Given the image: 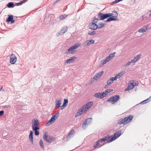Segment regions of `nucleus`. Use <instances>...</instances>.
Segmentation results:
<instances>
[{
  "label": "nucleus",
  "instance_id": "obj_1",
  "mask_svg": "<svg viewBox=\"0 0 151 151\" xmlns=\"http://www.w3.org/2000/svg\"><path fill=\"white\" fill-rule=\"evenodd\" d=\"M59 115V113L58 112L52 116L50 119L46 123V125L47 126H48L51 125L52 123L54 122L57 119Z\"/></svg>",
  "mask_w": 151,
  "mask_h": 151
},
{
  "label": "nucleus",
  "instance_id": "obj_2",
  "mask_svg": "<svg viewBox=\"0 0 151 151\" xmlns=\"http://www.w3.org/2000/svg\"><path fill=\"white\" fill-rule=\"evenodd\" d=\"M122 133L121 130H118V131L115 132L114 134V136L111 139L108 140L107 142V143H109L115 140L117 138L119 137L121 135Z\"/></svg>",
  "mask_w": 151,
  "mask_h": 151
},
{
  "label": "nucleus",
  "instance_id": "obj_3",
  "mask_svg": "<svg viewBox=\"0 0 151 151\" xmlns=\"http://www.w3.org/2000/svg\"><path fill=\"white\" fill-rule=\"evenodd\" d=\"M115 52L110 54L109 56L107 57L105 59L102 60L101 61L103 65L106 64L107 62L110 60L111 59H112L115 56Z\"/></svg>",
  "mask_w": 151,
  "mask_h": 151
},
{
  "label": "nucleus",
  "instance_id": "obj_4",
  "mask_svg": "<svg viewBox=\"0 0 151 151\" xmlns=\"http://www.w3.org/2000/svg\"><path fill=\"white\" fill-rule=\"evenodd\" d=\"M32 130L36 129H39L40 123L37 119L32 120Z\"/></svg>",
  "mask_w": 151,
  "mask_h": 151
},
{
  "label": "nucleus",
  "instance_id": "obj_5",
  "mask_svg": "<svg viewBox=\"0 0 151 151\" xmlns=\"http://www.w3.org/2000/svg\"><path fill=\"white\" fill-rule=\"evenodd\" d=\"M43 137L45 140L49 143H51L52 142L55 141V138L53 137L48 136L46 132L44 134Z\"/></svg>",
  "mask_w": 151,
  "mask_h": 151
},
{
  "label": "nucleus",
  "instance_id": "obj_6",
  "mask_svg": "<svg viewBox=\"0 0 151 151\" xmlns=\"http://www.w3.org/2000/svg\"><path fill=\"white\" fill-rule=\"evenodd\" d=\"M119 98V95H116L110 98L109 99L107 100L109 102H111L112 104H114L116 102Z\"/></svg>",
  "mask_w": 151,
  "mask_h": 151
},
{
  "label": "nucleus",
  "instance_id": "obj_7",
  "mask_svg": "<svg viewBox=\"0 0 151 151\" xmlns=\"http://www.w3.org/2000/svg\"><path fill=\"white\" fill-rule=\"evenodd\" d=\"M92 121V118H88L85 119L83 122L82 124V127L84 129H85V127L86 126L90 124V123Z\"/></svg>",
  "mask_w": 151,
  "mask_h": 151
},
{
  "label": "nucleus",
  "instance_id": "obj_8",
  "mask_svg": "<svg viewBox=\"0 0 151 151\" xmlns=\"http://www.w3.org/2000/svg\"><path fill=\"white\" fill-rule=\"evenodd\" d=\"M87 111L85 110V108L83 107V106L78 110L76 114V117L79 116L83 114Z\"/></svg>",
  "mask_w": 151,
  "mask_h": 151
},
{
  "label": "nucleus",
  "instance_id": "obj_9",
  "mask_svg": "<svg viewBox=\"0 0 151 151\" xmlns=\"http://www.w3.org/2000/svg\"><path fill=\"white\" fill-rule=\"evenodd\" d=\"M88 27L90 29L95 30L98 29V25L92 22L89 24Z\"/></svg>",
  "mask_w": 151,
  "mask_h": 151
},
{
  "label": "nucleus",
  "instance_id": "obj_10",
  "mask_svg": "<svg viewBox=\"0 0 151 151\" xmlns=\"http://www.w3.org/2000/svg\"><path fill=\"white\" fill-rule=\"evenodd\" d=\"M17 60V57L15 55L12 54L10 55V63L12 64H14Z\"/></svg>",
  "mask_w": 151,
  "mask_h": 151
},
{
  "label": "nucleus",
  "instance_id": "obj_11",
  "mask_svg": "<svg viewBox=\"0 0 151 151\" xmlns=\"http://www.w3.org/2000/svg\"><path fill=\"white\" fill-rule=\"evenodd\" d=\"M93 102L92 101L89 102L87 103L86 104L83 106V107L85 108V111H88V110L92 106Z\"/></svg>",
  "mask_w": 151,
  "mask_h": 151
},
{
  "label": "nucleus",
  "instance_id": "obj_12",
  "mask_svg": "<svg viewBox=\"0 0 151 151\" xmlns=\"http://www.w3.org/2000/svg\"><path fill=\"white\" fill-rule=\"evenodd\" d=\"M75 130L71 129L66 137V141H68L73 136V134L75 133Z\"/></svg>",
  "mask_w": 151,
  "mask_h": 151
},
{
  "label": "nucleus",
  "instance_id": "obj_13",
  "mask_svg": "<svg viewBox=\"0 0 151 151\" xmlns=\"http://www.w3.org/2000/svg\"><path fill=\"white\" fill-rule=\"evenodd\" d=\"M98 17L100 20H103L108 18L106 14H104L103 13H99L98 15Z\"/></svg>",
  "mask_w": 151,
  "mask_h": 151
},
{
  "label": "nucleus",
  "instance_id": "obj_14",
  "mask_svg": "<svg viewBox=\"0 0 151 151\" xmlns=\"http://www.w3.org/2000/svg\"><path fill=\"white\" fill-rule=\"evenodd\" d=\"M133 118V116L132 115H130L127 116V117H125L124 118V121L125 122L126 124L130 122Z\"/></svg>",
  "mask_w": 151,
  "mask_h": 151
},
{
  "label": "nucleus",
  "instance_id": "obj_15",
  "mask_svg": "<svg viewBox=\"0 0 151 151\" xmlns=\"http://www.w3.org/2000/svg\"><path fill=\"white\" fill-rule=\"evenodd\" d=\"M149 26V24L145 25L142 28L138 30V32L140 33H143L146 32Z\"/></svg>",
  "mask_w": 151,
  "mask_h": 151
},
{
  "label": "nucleus",
  "instance_id": "obj_16",
  "mask_svg": "<svg viewBox=\"0 0 151 151\" xmlns=\"http://www.w3.org/2000/svg\"><path fill=\"white\" fill-rule=\"evenodd\" d=\"M103 73L104 71H103L99 72L93 77V79L97 80L101 76Z\"/></svg>",
  "mask_w": 151,
  "mask_h": 151
},
{
  "label": "nucleus",
  "instance_id": "obj_17",
  "mask_svg": "<svg viewBox=\"0 0 151 151\" xmlns=\"http://www.w3.org/2000/svg\"><path fill=\"white\" fill-rule=\"evenodd\" d=\"M118 19L116 16H113L109 17L106 21V22H109L111 21L118 20Z\"/></svg>",
  "mask_w": 151,
  "mask_h": 151
},
{
  "label": "nucleus",
  "instance_id": "obj_18",
  "mask_svg": "<svg viewBox=\"0 0 151 151\" xmlns=\"http://www.w3.org/2000/svg\"><path fill=\"white\" fill-rule=\"evenodd\" d=\"M8 17L6 20V22H11V23H13L15 21L13 20V16L12 15H8Z\"/></svg>",
  "mask_w": 151,
  "mask_h": 151
},
{
  "label": "nucleus",
  "instance_id": "obj_19",
  "mask_svg": "<svg viewBox=\"0 0 151 151\" xmlns=\"http://www.w3.org/2000/svg\"><path fill=\"white\" fill-rule=\"evenodd\" d=\"M55 106V109H58L60 106L61 104V101L60 100L57 99L56 101Z\"/></svg>",
  "mask_w": 151,
  "mask_h": 151
},
{
  "label": "nucleus",
  "instance_id": "obj_20",
  "mask_svg": "<svg viewBox=\"0 0 151 151\" xmlns=\"http://www.w3.org/2000/svg\"><path fill=\"white\" fill-rule=\"evenodd\" d=\"M81 46V44L80 43H78L76 44L73 46L71 47L70 48L71 51H72L80 47Z\"/></svg>",
  "mask_w": 151,
  "mask_h": 151
},
{
  "label": "nucleus",
  "instance_id": "obj_21",
  "mask_svg": "<svg viewBox=\"0 0 151 151\" xmlns=\"http://www.w3.org/2000/svg\"><path fill=\"white\" fill-rule=\"evenodd\" d=\"M141 56L142 55L141 54L137 55L133 60H132V63H135L141 58Z\"/></svg>",
  "mask_w": 151,
  "mask_h": 151
},
{
  "label": "nucleus",
  "instance_id": "obj_22",
  "mask_svg": "<svg viewBox=\"0 0 151 151\" xmlns=\"http://www.w3.org/2000/svg\"><path fill=\"white\" fill-rule=\"evenodd\" d=\"M76 57L75 56H73L71 57L69 59H67L65 61V63H71L74 61L75 59H76Z\"/></svg>",
  "mask_w": 151,
  "mask_h": 151
},
{
  "label": "nucleus",
  "instance_id": "obj_23",
  "mask_svg": "<svg viewBox=\"0 0 151 151\" xmlns=\"http://www.w3.org/2000/svg\"><path fill=\"white\" fill-rule=\"evenodd\" d=\"M134 87V85L133 83H131L129 85L128 88H126L125 90L126 91H128L130 89H133Z\"/></svg>",
  "mask_w": 151,
  "mask_h": 151
},
{
  "label": "nucleus",
  "instance_id": "obj_24",
  "mask_svg": "<svg viewBox=\"0 0 151 151\" xmlns=\"http://www.w3.org/2000/svg\"><path fill=\"white\" fill-rule=\"evenodd\" d=\"M94 97L98 99H102L103 98L102 97L101 93H95L94 95Z\"/></svg>",
  "mask_w": 151,
  "mask_h": 151
},
{
  "label": "nucleus",
  "instance_id": "obj_25",
  "mask_svg": "<svg viewBox=\"0 0 151 151\" xmlns=\"http://www.w3.org/2000/svg\"><path fill=\"white\" fill-rule=\"evenodd\" d=\"M67 26H65L62 28L60 31L63 34L67 31Z\"/></svg>",
  "mask_w": 151,
  "mask_h": 151
},
{
  "label": "nucleus",
  "instance_id": "obj_26",
  "mask_svg": "<svg viewBox=\"0 0 151 151\" xmlns=\"http://www.w3.org/2000/svg\"><path fill=\"white\" fill-rule=\"evenodd\" d=\"M150 98H151V96H150L149 97V98H148L147 99H146L141 102H140V104H145L146 103L149 102L151 100V99H150Z\"/></svg>",
  "mask_w": 151,
  "mask_h": 151
},
{
  "label": "nucleus",
  "instance_id": "obj_27",
  "mask_svg": "<svg viewBox=\"0 0 151 151\" xmlns=\"http://www.w3.org/2000/svg\"><path fill=\"white\" fill-rule=\"evenodd\" d=\"M118 123L119 124H123L124 125L126 124V123L124 121V119H120L118 120Z\"/></svg>",
  "mask_w": 151,
  "mask_h": 151
},
{
  "label": "nucleus",
  "instance_id": "obj_28",
  "mask_svg": "<svg viewBox=\"0 0 151 151\" xmlns=\"http://www.w3.org/2000/svg\"><path fill=\"white\" fill-rule=\"evenodd\" d=\"M7 6L8 8H11L14 7V5L13 2H10L7 4Z\"/></svg>",
  "mask_w": 151,
  "mask_h": 151
},
{
  "label": "nucleus",
  "instance_id": "obj_29",
  "mask_svg": "<svg viewBox=\"0 0 151 151\" xmlns=\"http://www.w3.org/2000/svg\"><path fill=\"white\" fill-rule=\"evenodd\" d=\"M67 16V15L66 14L61 15L59 17L60 19V20H62L65 19Z\"/></svg>",
  "mask_w": 151,
  "mask_h": 151
},
{
  "label": "nucleus",
  "instance_id": "obj_30",
  "mask_svg": "<svg viewBox=\"0 0 151 151\" xmlns=\"http://www.w3.org/2000/svg\"><path fill=\"white\" fill-rule=\"evenodd\" d=\"M98 29H101L103 28L104 27V24L101 22H100L98 23Z\"/></svg>",
  "mask_w": 151,
  "mask_h": 151
},
{
  "label": "nucleus",
  "instance_id": "obj_31",
  "mask_svg": "<svg viewBox=\"0 0 151 151\" xmlns=\"http://www.w3.org/2000/svg\"><path fill=\"white\" fill-rule=\"evenodd\" d=\"M108 93L107 92L106 90H105L104 91H103V92H101V94L102 95V97L103 98L105 97L108 94Z\"/></svg>",
  "mask_w": 151,
  "mask_h": 151
},
{
  "label": "nucleus",
  "instance_id": "obj_32",
  "mask_svg": "<svg viewBox=\"0 0 151 151\" xmlns=\"http://www.w3.org/2000/svg\"><path fill=\"white\" fill-rule=\"evenodd\" d=\"M40 146L42 149L44 148V146L43 142V141L42 139H40Z\"/></svg>",
  "mask_w": 151,
  "mask_h": 151
},
{
  "label": "nucleus",
  "instance_id": "obj_33",
  "mask_svg": "<svg viewBox=\"0 0 151 151\" xmlns=\"http://www.w3.org/2000/svg\"><path fill=\"white\" fill-rule=\"evenodd\" d=\"M96 33V31H92L89 32L88 33V35L93 36L95 35Z\"/></svg>",
  "mask_w": 151,
  "mask_h": 151
},
{
  "label": "nucleus",
  "instance_id": "obj_34",
  "mask_svg": "<svg viewBox=\"0 0 151 151\" xmlns=\"http://www.w3.org/2000/svg\"><path fill=\"white\" fill-rule=\"evenodd\" d=\"M39 129H36L33 130L35 131V134L36 136H38L39 135V132L38 131Z\"/></svg>",
  "mask_w": 151,
  "mask_h": 151
},
{
  "label": "nucleus",
  "instance_id": "obj_35",
  "mask_svg": "<svg viewBox=\"0 0 151 151\" xmlns=\"http://www.w3.org/2000/svg\"><path fill=\"white\" fill-rule=\"evenodd\" d=\"M33 132L31 130L30 131V134L29 136V138L30 139H33Z\"/></svg>",
  "mask_w": 151,
  "mask_h": 151
},
{
  "label": "nucleus",
  "instance_id": "obj_36",
  "mask_svg": "<svg viewBox=\"0 0 151 151\" xmlns=\"http://www.w3.org/2000/svg\"><path fill=\"white\" fill-rule=\"evenodd\" d=\"M113 81H112L110 78L107 81V84L109 85L113 83Z\"/></svg>",
  "mask_w": 151,
  "mask_h": 151
},
{
  "label": "nucleus",
  "instance_id": "obj_37",
  "mask_svg": "<svg viewBox=\"0 0 151 151\" xmlns=\"http://www.w3.org/2000/svg\"><path fill=\"white\" fill-rule=\"evenodd\" d=\"M68 99H64L63 104L67 106L68 105Z\"/></svg>",
  "mask_w": 151,
  "mask_h": 151
},
{
  "label": "nucleus",
  "instance_id": "obj_38",
  "mask_svg": "<svg viewBox=\"0 0 151 151\" xmlns=\"http://www.w3.org/2000/svg\"><path fill=\"white\" fill-rule=\"evenodd\" d=\"M99 20L100 19L97 18H95L93 20L92 23H94L95 24H96V23L98 22Z\"/></svg>",
  "mask_w": 151,
  "mask_h": 151
},
{
  "label": "nucleus",
  "instance_id": "obj_39",
  "mask_svg": "<svg viewBox=\"0 0 151 151\" xmlns=\"http://www.w3.org/2000/svg\"><path fill=\"white\" fill-rule=\"evenodd\" d=\"M132 63V60H131V61H129V62H128L127 63V64L125 65H124V66L125 67H126L128 66L129 65H130Z\"/></svg>",
  "mask_w": 151,
  "mask_h": 151
},
{
  "label": "nucleus",
  "instance_id": "obj_40",
  "mask_svg": "<svg viewBox=\"0 0 151 151\" xmlns=\"http://www.w3.org/2000/svg\"><path fill=\"white\" fill-rule=\"evenodd\" d=\"M96 144H97V145H98L99 146V147H98V148H99V147H100L102 146H103V145H104V144H100V143L98 142V141H97L96 143Z\"/></svg>",
  "mask_w": 151,
  "mask_h": 151
},
{
  "label": "nucleus",
  "instance_id": "obj_41",
  "mask_svg": "<svg viewBox=\"0 0 151 151\" xmlns=\"http://www.w3.org/2000/svg\"><path fill=\"white\" fill-rule=\"evenodd\" d=\"M63 34L60 31V32H58L56 33V35L57 37H58L60 35H62Z\"/></svg>",
  "mask_w": 151,
  "mask_h": 151
},
{
  "label": "nucleus",
  "instance_id": "obj_42",
  "mask_svg": "<svg viewBox=\"0 0 151 151\" xmlns=\"http://www.w3.org/2000/svg\"><path fill=\"white\" fill-rule=\"evenodd\" d=\"M106 14L108 18L112 17L113 15V14L112 13H107Z\"/></svg>",
  "mask_w": 151,
  "mask_h": 151
},
{
  "label": "nucleus",
  "instance_id": "obj_43",
  "mask_svg": "<svg viewBox=\"0 0 151 151\" xmlns=\"http://www.w3.org/2000/svg\"><path fill=\"white\" fill-rule=\"evenodd\" d=\"M110 79L113 82L114 81H116L117 80L116 77L115 76L114 77H111L110 78Z\"/></svg>",
  "mask_w": 151,
  "mask_h": 151
},
{
  "label": "nucleus",
  "instance_id": "obj_44",
  "mask_svg": "<svg viewBox=\"0 0 151 151\" xmlns=\"http://www.w3.org/2000/svg\"><path fill=\"white\" fill-rule=\"evenodd\" d=\"M66 106L65 105H64V104H63L60 107V109L61 110H63Z\"/></svg>",
  "mask_w": 151,
  "mask_h": 151
},
{
  "label": "nucleus",
  "instance_id": "obj_45",
  "mask_svg": "<svg viewBox=\"0 0 151 151\" xmlns=\"http://www.w3.org/2000/svg\"><path fill=\"white\" fill-rule=\"evenodd\" d=\"M88 40L91 45L92 44H93L95 42L94 40Z\"/></svg>",
  "mask_w": 151,
  "mask_h": 151
},
{
  "label": "nucleus",
  "instance_id": "obj_46",
  "mask_svg": "<svg viewBox=\"0 0 151 151\" xmlns=\"http://www.w3.org/2000/svg\"><path fill=\"white\" fill-rule=\"evenodd\" d=\"M81 45L83 46H85V47L87 46L86 43V41L83 42L81 44Z\"/></svg>",
  "mask_w": 151,
  "mask_h": 151
},
{
  "label": "nucleus",
  "instance_id": "obj_47",
  "mask_svg": "<svg viewBox=\"0 0 151 151\" xmlns=\"http://www.w3.org/2000/svg\"><path fill=\"white\" fill-rule=\"evenodd\" d=\"M106 90L107 91L108 93H110L113 91V90L112 89H108Z\"/></svg>",
  "mask_w": 151,
  "mask_h": 151
},
{
  "label": "nucleus",
  "instance_id": "obj_48",
  "mask_svg": "<svg viewBox=\"0 0 151 151\" xmlns=\"http://www.w3.org/2000/svg\"><path fill=\"white\" fill-rule=\"evenodd\" d=\"M4 111L3 110H1L0 111V116H1L3 115Z\"/></svg>",
  "mask_w": 151,
  "mask_h": 151
},
{
  "label": "nucleus",
  "instance_id": "obj_49",
  "mask_svg": "<svg viewBox=\"0 0 151 151\" xmlns=\"http://www.w3.org/2000/svg\"><path fill=\"white\" fill-rule=\"evenodd\" d=\"M86 46H89L90 45H91L90 44V43L88 41V40H86Z\"/></svg>",
  "mask_w": 151,
  "mask_h": 151
},
{
  "label": "nucleus",
  "instance_id": "obj_50",
  "mask_svg": "<svg viewBox=\"0 0 151 151\" xmlns=\"http://www.w3.org/2000/svg\"><path fill=\"white\" fill-rule=\"evenodd\" d=\"M115 76L116 77L117 79L121 77L118 74V73L116 74L115 75Z\"/></svg>",
  "mask_w": 151,
  "mask_h": 151
},
{
  "label": "nucleus",
  "instance_id": "obj_51",
  "mask_svg": "<svg viewBox=\"0 0 151 151\" xmlns=\"http://www.w3.org/2000/svg\"><path fill=\"white\" fill-rule=\"evenodd\" d=\"M22 4V3L21 1L16 3V5L17 6L21 5Z\"/></svg>",
  "mask_w": 151,
  "mask_h": 151
},
{
  "label": "nucleus",
  "instance_id": "obj_52",
  "mask_svg": "<svg viewBox=\"0 0 151 151\" xmlns=\"http://www.w3.org/2000/svg\"><path fill=\"white\" fill-rule=\"evenodd\" d=\"M93 147L95 148H96L99 147V145H98L96 143V144L94 145Z\"/></svg>",
  "mask_w": 151,
  "mask_h": 151
},
{
  "label": "nucleus",
  "instance_id": "obj_53",
  "mask_svg": "<svg viewBox=\"0 0 151 151\" xmlns=\"http://www.w3.org/2000/svg\"><path fill=\"white\" fill-rule=\"evenodd\" d=\"M101 141H106V140H107L106 138H105V137H104L103 138H102V139H100V140Z\"/></svg>",
  "mask_w": 151,
  "mask_h": 151
},
{
  "label": "nucleus",
  "instance_id": "obj_54",
  "mask_svg": "<svg viewBox=\"0 0 151 151\" xmlns=\"http://www.w3.org/2000/svg\"><path fill=\"white\" fill-rule=\"evenodd\" d=\"M105 137L106 139L107 140L108 139H109L111 137L109 136H106Z\"/></svg>",
  "mask_w": 151,
  "mask_h": 151
},
{
  "label": "nucleus",
  "instance_id": "obj_55",
  "mask_svg": "<svg viewBox=\"0 0 151 151\" xmlns=\"http://www.w3.org/2000/svg\"><path fill=\"white\" fill-rule=\"evenodd\" d=\"M60 0H56L53 3V4H56V3L58 2V1H60Z\"/></svg>",
  "mask_w": 151,
  "mask_h": 151
},
{
  "label": "nucleus",
  "instance_id": "obj_56",
  "mask_svg": "<svg viewBox=\"0 0 151 151\" xmlns=\"http://www.w3.org/2000/svg\"><path fill=\"white\" fill-rule=\"evenodd\" d=\"M27 0H23L22 1H21V2H22V3H24L25 2H26L27 1Z\"/></svg>",
  "mask_w": 151,
  "mask_h": 151
},
{
  "label": "nucleus",
  "instance_id": "obj_57",
  "mask_svg": "<svg viewBox=\"0 0 151 151\" xmlns=\"http://www.w3.org/2000/svg\"><path fill=\"white\" fill-rule=\"evenodd\" d=\"M27 0H23L22 1H21V2H22V3H24L25 2H26L27 1Z\"/></svg>",
  "mask_w": 151,
  "mask_h": 151
},
{
  "label": "nucleus",
  "instance_id": "obj_58",
  "mask_svg": "<svg viewBox=\"0 0 151 151\" xmlns=\"http://www.w3.org/2000/svg\"><path fill=\"white\" fill-rule=\"evenodd\" d=\"M65 54H68V53H69V52L68 51V50H65Z\"/></svg>",
  "mask_w": 151,
  "mask_h": 151
},
{
  "label": "nucleus",
  "instance_id": "obj_59",
  "mask_svg": "<svg viewBox=\"0 0 151 151\" xmlns=\"http://www.w3.org/2000/svg\"><path fill=\"white\" fill-rule=\"evenodd\" d=\"M122 74V75H123V74H124L125 73V71H122L121 72H120Z\"/></svg>",
  "mask_w": 151,
  "mask_h": 151
},
{
  "label": "nucleus",
  "instance_id": "obj_60",
  "mask_svg": "<svg viewBox=\"0 0 151 151\" xmlns=\"http://www.w3.org/2000/svg\"><path fill=\"white\" fill-rule=\"evenodd\" d=\"M115 1H113L112 2L111 4V5H112L114 4H116V3L115 2Z\"/></svg>",
  "mask_w": 151,
  "mask_h": 151
},
{
  "label": "nucleus",
  "instance_id": "obj_61",
  "mask_svg": "<svg viewBox=\"0 0 151 151\" xmlns=\"http://www.w3.org/2000/svg\"><path fill=\"white\" fill-rule=\"evenodd\" d=\"M114 12L116 13V16H117L118 15V13L116 11H115Z\"/></svg>",
  "mask_w": 151,
  "mask_h": 151
},
{
  "label": "nucleus",
  "instance_id": "obj_62",
  "mask_svg": "<svg viewBox=\"0 0 151 151\" xmlns=\"http://www.w3.org/2000/svg\"><path fill=\"white\" fill-rule=\"evenodd\" d=\"M30 141H31L32 144H33V139H30Z\"/></svg>",
  "mask_w": 151,
  "mask_h": 151
},
{
  "label": "nucleus",
  "instance_id": "obj_63",
  "mask_svg": "<svg viewBox=\"0 0 151 151\" xmlns=\"http://www.w3.org/2000/svg\"><path fill=\"white\" fill-rule=\"evenodd\" d=\"M100 140V139H99V140H98V142L100 143V144L101 143H102L103 142V141H101Z\"/></svg>",
  "mask_w": 151,
  "mask_h": 151
},
{
  "label": "nucleus",
  "instance_id": "obj_64",
  "mask_svg": "<svg viewBox=\"0 0 151 151\" xmlns=\"http://www.w3.org/2000/svg\"><path fill=\"white\" fill-rule=\"evenodd\" d=\"M118 74L120 76V77H121L122 75L121 73H118Z\"/></svg>",
  "mask_w": 151,
  "mask_h": 151
}]
</instances>
